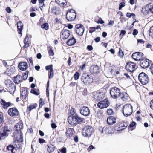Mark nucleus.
Listing matches in <instances>:
<instances>
[{
  "mask_svg": "<svg viewBox=\"0 0 153 153\" xmlns=\"http://www.w3.org/2000/svg\"><path fill=\"white\" fill-rule=\"evenodd\" d=\"M123 113L126 117L130 115L133 112V107L130 104L125 105L123 108Z\"/></svg>",
  "mask_w": 153,
  "mask_h": 153,
  "instance_id": "nucleus-4",
  "label": "nucleus"
},
{
  "mask_svg": "<svg viewBox=\"0 0 153 153\" xmlns=\"http://www.w3.org/2000/svg\"><path fill=\"white\" fill-rule=\"evenodd\" d=\"M49 81H48L47 83V87H46V94L47 97H49V90H48V88L49 87Z\"/></svg>",
  "mask_w": 153,
  "mask_h": 153,
  "instance_id": "nucleus-52",
  "label": "nucleus"
},
{
  "mask_svg": "<svg viewBox=\"0 0 153 153\" xmlns=\"http://www.w3.org/2000/svg\"><path fill=\"white\" fill-rule=\"evenodd\" d=\"M79 111L81 114L83 116H88L90 114V109L86 106H83L81 107L80 108Z\"/></svg>",
  "mask_w": 153,
  "mask_h": 153,
  "instance_id": "nucleus-17",
  "label": "nucleus"
},
{
  "mask_svg": "<svg viewBox=\"0 0 153 153\" xmlns=\"http://www.w3.org/2000/svg\"><path fill=\"white\" fill-rule=\"evenodd\" d=\"M41 27L45 30H48L49 29V25L47 23H45L41 25Z\"/></svg>",
  "mask_w": 153,
  "mask_h": 153,
  "instance_id": "nucleus-44",
  "label": "nucleus"
},
{
  "mask_svg": "<svg viewBox=\"0 0 153 153\" xmlns=\"http://www.w3.org/2000/svg\"><path fill=\"white\" fill-rule=\"evenodd\" d=\"M140 65L143 68L148 67L149 65V60L146 58L143 57L140 61Z\"/></svg>",
  "mask_w": 153,
  "mask_h": 153,
  "instance_id": "nucleus-18",
  "label": "nucleus"
},
{
  "mask_svg": "<svg viewBox=\"0 0 153 153\" xmlns=\"http://www.w3.org/2000/svg\"><path fill=\"white\" fill-rule=\"evenodd\" d=\"M81 81L85 84H90L93 82V78L91 75L83 73L81 77Z\"/></svg>",
  "mask_w": 153,
  "mask_h": 153,
  "instance_id": "nucleus-8",
  "label": "nucleus"
},
{
  "mask_svg": "<svg viewBox=\"0 0 153 153\" xmlns=\"http://www.w3.org/2000/svg\"><path fill=\"white\" fill-rule=\"evenodd\" d=\"M37 104L36 103L32 105H30L27 108V112H29L30 113L32 110L35 108L37 107Z\"/></svg>",
  "mask_w": 153,
  "mask_h": 153,
  "instance_id": "nucleus-37",
  "label": "nucleus"
},
{
  "mask_svg": "<svg viewBox=\"0 0 153 153\" xmlns=\"http://www.w3.org/2000/svg\"><path fill=\"white\" fill-rule=\"evenodd\" d=\"M28 88L26 87L23 88L20 94V99L24 102H25L27 100L28 96Z\"/></svg>",
  "mask_w": 153,
  "mask_h": 153,
  "instance_id": "nucleus-15",
  "label": "nucleus"
},
{
  "mask_svg": "<svg viewBox=\"0 0 153 153\" xmlns=\"http://www.w3.org/2000/svg\"><path fill=\"white\" fill-rule=\"evenodd\" d=\"M61 36L62 39L65 40L67 39L70 35V32L67 29H63L61 33Z\"/></svg>",
  "mask_w": 153,
  "mask_h": 153,
  "instance_id": "nucleus-20",
  "label": "nucleus"
},
{
  "mask_svg": "<svg viewBox=\"0 0 153 153\" xmlns=\"http://www.w3.org/2000/svg\"><path fill=\"white\" fill-rule=\"evenodd\" d=\"M119 98L123 101H127L129 98L128 94L126 92H121L120 94L119 95Z\"/></svg>",
  "mask_w": 153,
  "mask_h": 153,
  "instance_id": "nucleus-26",
  "label": "nucleus"
},
{
  "mask_svg": "<svg viewBox=\"0 0 153 153\" xmlns=\"http://www.w3.org/2000/svg\"><path fill=\"white\" fill-rule=\"evenodd\" d=\"M8 113L11 117L17 116L19 113L17 109L15 107L10 108L8 111Z\"/></svg>",
  "mask_w": 153,
  "mask_h": 153,
  "instance_id": "nucleus-19",
  "label": "nucleus"
},
{
  "mask_svg": "<svg viewBox=\"0 0 153 153\" xmlns=\"http://www.w3.org/2000/svg\"><path fill=\"white\" fill-rule=\"evenodd\" d=\"M136 126V123L134 121L132 122L128 127V129L131 130H132L135 129Z\"/></svg>",
  "mask_w": 153,
  "mask_h": 153,
  "instance_id": "nucleus-38",
  "label": "nucleus"
},
{
  "mask_svg": "<svg viewBox=\"0 0 153 153\" xmlns=\"http://www.w3.org/2000/svg\"><path fill=\"white\" fill-rule=\"evenodd\" d=\"M148 10V9L147 7H143L142 8L141 12L143 14H147L149 12Z\"/></svg>",
  "mask_w": 153,
  "mask_h": 153,
  "instance_id": "nucleus-42",
  "label": "nucleus"
},
{
  "mask_svg": "<svg viewBox=\"0 0 153 153\" xmlns=\"http://www.w3.org/2000/svg\"><path fill=\"white\" fill-rule=\"evenodd\" d=\"M22 144H18L16 145V149H15L16 153H22Z\"/></svg>",
  "mask_w": 153,
  "mask_h": 153,
  "instance_id": "nucleus-34",
  "label": "nucleus"
},
{
  "mask_svg": "<svg viewBox=\"0 0 153 153\" xmlns=\"http://www.w3.org/2000/svg\"><path fill=\"white\" fill-rule=\"evenodd\" d=\"M18 67L19 69L22 71L27 70L28 68L27 63L25 62H21L18 64Z\"/></svg>",
  "mask_w": 153,
  "mask_h": 153,
  "instance_id": "nucleus-22",
  "label": "nucleus"
},
{
  "mask_svg": "<svg viewBox=\"0 0 153 153\" xmlns=\"http://www.w3.org/2000/svg\"><path fill=\"white\" fill-rule=\"evenodd\" d=\"M136 67V63L132 62L129 61L126 62L125 68L127 71L132 72L135 71Z\"/></svg>",
  "mask_w": 153,
  "mask_h": 153,
  "instance_id": "nucleus-12",
  "label": "nucleus"
},
{
  "mask_svg": "<svg viewBox=\"0 0 153 153\" xmlns=\"http://www.w3.org/2000/svg\"><path fill=\"white\" fill-rule=\"evenodd\" d=\"M55 2L56 3L61 7H64L67 4L66 0H55Z\"/></svg>",
  "mask_w": 153,
  "mask_h": 153,
  "instance_id": "nucleus-32",
  "label": "nucleus"
},
{
  "mask_svg": "<svg viewBox=\"0 0 153 153\" xmlns=\"http://www.w3.org/2000/svg\"><path fill=\"white\" fill-rule=\"evenodd\" d=\"M74 132V131L73 128H71L69 127L66 128L65 134L67 138L71 139Z\"/></svg>",
  "mask_w": 153,
  "mask_h": 153,
  "instance_id": "nucleus-21",
  "label": "nucleus"
},
{
  "mask_svg": "<svg viewBox=\"0 0 153 153\" xmlns=\"http://www.w3.org/2000/svg\"><path fill=\"white\" fill-rule=\"evenodd\" d=\"M95 27H92L89 28V31L90 33H92L95 31Z\"/></svg>",
  "mask_w": 153,
  "mask_h": 153,
  "instance_id": "nucleus-57",
  "label": "nucleus"
},
{
  "mask_svg": "<svg viewBox=\"0 0 153 153\" xmlns=\"http://www.w3.org/2000/svg\"><path fill=\"white\" fill-rule=\"evenodd\" d=\"M107 124L108 125H111L115 123L116 122L115 117L112 116H109L107 119Z\"/></svg>",
  "mask_w": 153,
  "mask_h": 153,
  "instance_id": "nucleus-25",
  "label": "nucleus"
},
{
  "mask_svg": "<svg viewBox=\"0 0 153 153\" xmlns=\"http://www.w3.org/2000/svg\"><path fill=\"white\" fill-rule=\"evenodd\" d=\"M39 108H41L43 105L44 103L43 102L42 99V98H40L39 100Z\"/></svg>",
  "mask_w": 153,
  "mask_h": 153,
  "instance_id": "nucleus-51",
  "label": "nucleus"
},
{
  "mask_svg": "<svg viewBox=\"0 0 153 153\" xmlns=\"http://www.w3.org/2000/svg\"><path fill=\"white\" fill-rule=\"evenodd\" d=\"M79 76V74L77 72H76L74 75V79L75 80L78 79Z\"/></svg>",
  "mask_w": 153,
  "mask_h": 153,
  "instance_id": "nucleus-53",
  "label": "nucleus"
},
{
  "mask_svg": "<svg viewBox=\"0 0 153 153\" xmlns=\"http://www.w3.org/2000/svg\"><path fill=\"white\" fill-rule=\"evenodd\" d=\"M76 16V14L75 10L72 9H70L68 10L66 17L68 21H71L75 19Z\"/></svg>",
  "mask_w": 153,
  "mask_h": 153,
  "instance_id": "nucleus-10",
  "label": "nucleus"
},
{
  "mask_svg": "<svg viewBox=\"0 0 153 153\" xmlns=\"http://www.w3.org/2000/svg\"><path fill=\"white\" fill-rule=\"evenodd\" d=\"M138 79L140 83L143 85L147 84L149 81V77L144 72L140 73L138 76Z\"/></svg>",
  "mask_w": 153,
  "mask_h": 153,
  "instance_id": "nucleus-11",
  "label": "nucleus"
},
{
  "mask_svg": "<svg viewBox=\"0 0 153 153\" xmlns=\"http://www.w3.org/2000/svg\"><path fill=\"white\" fill-rule=\"evenodd\" d=\"M87 49L89 51H91L93 49V47L91 45H88L87 47Z\"/></svg>",
  "mask_w": 153,
  "mask_h": 153,
  "instance_id": "nucleus-62",
  "label": "nucleus"
},
{
  "mask_svg": "<svg viewBox=\"0 0 153 153\" xmlns=\"http://www.w3.org/2000/svg\"><path fill=\"white\" fill-rule=\"evenodd\" d=\"M106 113L109 115H111L114 113V111L111 108H109L107 110Z\"/></svg>",
  "mask_w": 153,
  "mask_h": 153,
  "instance_id": "nucleus-48",
  "label": "nucleus"
},
{
  "mask_svg": "<svg viewBox=\"0 0 153 153\" xmlns=\"http://www.w3.org/2000/svg\"><path fill=\"white\" fill-rule=\"evenodd\" d=\"M13 80L15 84H18L22 81V78L20 75H18L13 79Z\"/></svg>",
  "mask_w": 153,
  "mask_h": 153,
  "instance_id": "nucleus-31",
  "label": "nucleus"
},
{
  "mask_svg": "<svg viewBox=\"0 0 153 153\" xmlns=\"http://www.w3.org/2000/svg\"><path fill=\"white\" fill-rule=\"evenodd\" d=\"M56 7H53L51 9V13L56 14Z\"/></svg>",
  "mask_w": 153,
  "mask_h": 153,
  "instance_id": "nucleus-56",
  "label": "nucleus"
},
{
  "mask_svg": "<svg viewBox=\"0 0 153 153\" xmlns=\"http://www.w3.org/2000/svg\"><path fill=\"white\" fill-rule=\"evenodd\" d=\"M30 93L36 96H38L40 94L39 89L36 88L32 89L30 91Z\"/></svg>",
  "mask_w": 153,
  "mask_h": 153,
  "instance_id": "nucleus-39",
  "label": "nucleus"
},
{
  "mask_svg": "<svg viewBox=\"0 0 153 153\" xmlns=\"http://www.w3.org/2000/svg\"><path fill=\"white\" fill-rule=\"evenodd\" d=\"M13 83L12 81L9 79H7L5 81V84L7 88L10 86Z\"/></svg>",
  "mask_w": 153,
  "mask_h": 153,
  "instance_id": "nucleus-43",
  "label": "nucleus"
},
{
  "mask_svg": "<svg viewBox=\"0 0 153 153\" xmlns=\"http://www.w3.org/2000/svg\"><path fill=\"white\" fill-rule=\"evenodd\" d=\"M151 73L153 74V64H152L149 68Z\"/></svg>",
  "mask_w": 153,
  "mask_h": 153,
  "instance_id": "nucleus-63",
  "label": "nucleus"
},
{
  "mask_svg": "<svg viewBox=\"0 0 153 153\" xmlns=\"http://www.w3.org/2000/svg\"><path fill=\"white\" fill-rule=\"evenodd\" d=\"M39 142L40 143H45V140L43 138H39Z\"/></svg>",
  "mask_w": 153,
  "mask_h": 153,
  "instance_id": "nucleus-61",
  "label": "nucleus"
},
{
  "mask_svg": "<svg viewBox=\"0 0 153 153\" xmlns=\"http://www.w3.org/2000/svg\"><path fill=\"white\" fill-rule=\"evenodd\" d=\"M118 56L120 58H122L123 57L124 55V53L122 50V49L120 47L119 48V51L117 53Z\"/></svg>",
  "mask_w": 153,
  "mask_h": 153,
  "instance_id": "nucleus-40",
  "label": "nucleus"
},
{
  "mask_svg": "<svg viewBox=\"0 0 153 153\" xmlns=\"http://www.w3.org/2000/svg\"><path fill=\"white\" fill-rule=\"evenodd\" d=\"M104 132L107 134H111V131L110 128L107 126L104 127Z\"/></svg>",
  "mask_w": 153,
  "mask_h": 153,
  "instance_id": "nucleus-41",
  "label": "nucleus"
},
{
  "mask_svg": "<svg viewBox=\"0 0 153 153\" xmlns=\"http://www.w3.org/2000/svg\"><path fill=\"white\" fill-rule=\"evenodd\" d=\"M100 70L99 67L97 65H94L90 67L89 71L91 74H96L99 72Z\"/></svg>",
  "mask_w": 153,
  "mask_h": 153,
  "instance_id": "nucleus-23",
  "label": "nucleus"
},
{
  "mask_svg": "<svg viewBox=\"0 0 153 153\" xmlns=\"http://www.w3.org/2000/svg\"><path fill=\"white\" fill-rule=\"evenodd\" d=\"M144 54L140 52H135L131 56L132 58L135 61H140L143 57Z\"/></svg>",
  "mask_w": 153,
  "mask_h": 153,
  "instance_id": "nucleus-16",
  "label": "nucleus"
},
{
  "mask_svg": "<svg viewBox=\"0 0 153 153\" xmlns=\"http://www.w3.org/2000/svg\"><path fill=\"white\" fill-rule=\"evenodd\" d=\"M84 120V118L80 117L77 114L69 116L68 118L69 123L74 126H75L77 124L82 122Z\"/></svg>",
  "mask_w": 153,
  "mask_h": 153,
  "instance_id": "nucleus-1",
  "label": "nucleus"
},
{
  "mask_svg": "<svg viewBox=\"0 0 153 153\" xmlns=\"http://www.w3.org/2000/svg\"><path fill=\"white\" fill-rule=\"evenodd\" d=\"M47 49L49 56H53L54 53L52 47L51 46H49L47 47Z\"/></svg>",
  "mask_w": 153,
  "mask_h": 153,
  "instance_id": "nucleus-35",
  "label": "nucleus"
},
{
  "mask_svg": "<svg viewBox=\"0 0 153 153\" xmlns=\"http://www.w3.org/2000/svg\"><path fill=\"white\" fill-rule=\"evenodd\" d=\"M16 127V131L19 132L23 128V124L22 123H17L15 126Z\"/></svg>",
  "mask_w": 153,
  "mask_h": 153,
  "instance_id": "nucleus-36",
  "label": "nucleus"
},
{
  "mask_svg": "<svg viewBox=\"0 0 153 153\" xmlns=\"http://www.w3.org/2000/svg\"><path fill=\"white\" fill-rule=\"evenodd\" d=\"M75 29L76 33L79 36L83 35L85 30L84 26L81 24H78L75 26Z\"/></svg>",
  "mask_w": 153,
  "mask_h": 153,
  "instance_id": "nucleus-14",
  "label": "nucleus"
},
{
  "mask_svg": "<svg viewBox=\"0 0 153 153\" xmlns=\"http://www.w3.org/2000/svg\"><path fill=\"white\" fill-rule=\"evenodd\" d=\"M110 104L108 99L106 98L99 102L97 104V105L100 109H102L107 108L109 106Z\"/></svg>",
  "mask_w": 153,
  "mask_h": 153,
  "instance_id": "nucleus-13",
  "label": "nucleus"
},
{
  "mask_svg": "<svg viewBox=\"0 0 153 153\" xmlns=\"http://www.w3.org/2000/svg\"><path fill=\"white\" fill-rule=\"evenodd\" d=\"M13 135L15 139L14 140L13 142L18 144H22L23 141V137L21 131L19 132H14L13 134Z\"/></svg>",
  "mask_w": 153,
  "mask_h": 153,
  "instance_id": "nucleus-7",
  "label": "nucleus"
},
{
  "mask_svg": "<svg viewBox=\"0 0 153 153\" xmlns=\"http://www.w3.org/2000/svg\"><path fill=\"white\" fill-rule=\"evenodd\" d=\"M126 16L128 18H130L132 16L133 18H135V15L134 13H130L128 12L126 14Z\"/></svg>",
  "mask_w": 153,
  "mask_h": 153,
  "instance_id": "nucleus-47",
  "label": "nucleus"
},
{
  "mask_svg": "<svg viewBox=\"0 0 153 153\" xmlns=\"http://www.w3.org/2000/svg\"><path fill=\"white\" fill-rule=\"evenodd\" d=\"M17 143H16L13 142V144H9L7 146L6 149L9 151H10L11 153L14 152L15 151L13 152V151L14 149L15 150L16 149V146Z\"/></svg>",
  "mask_w": 153,
  "mask_h": 153,
  "instance_id": "nucleus-29",
  "label": "nucleus"
},
{
  "mask_svg": "<svg viewBox=\"0 0 153 153\" xmlns=\"http://www.w3.org/2000/svg\"><path fill=\"white\" fill-rule=\"evenodd\" d=\"M24 45L23 46V48H26L29 46V43L28 42H24Z\"/></svg>",
  "mask_w": 153,
  "mask_h": 153,
  "instance_id": "nucleus-58",
  "label": "nucleus"
},
{
  "mask_svg": "<svg viewBox=\"0 0 153 153\" xmlns=\"http://www.w3.org/2000/svg\"><path fill=\"white\" fill-rule=\"evenodd\" d=\"M150 106L151 108L153 110V99L150 102Z\"/></svg>",
  "mask_w": 153,
  "mask_h": 153,
  "instance_id": "nucleus-64",
  "label": "nucleus"
},
{
  "mask_svg": "<svg viewBox=\"0 0 153 153\" xmlns=\"http://www.w3.org/2000/svg\"><path fill=\"white\" fill-rule=\"evenodd\" d=\"M0 104L2 105L3 109H7L8 107L11 106V103L10 102H6L5 100L1 99L0 100Z\"/></svg>",
  "mask_w": 153,
  "mask_h": 153,
  "instance_id": "nucleus-24",
  "label": "nucleus"
},
{
  "mask_svg": "<svg viewBox=\"0 0 153 153\" xmlns=\"http://www.w3.org/2000/svg\"><path fill=\"white\" fill-rule=\"evenodd\" d=\"M28 71H27V73L26 72L24 73L22 76L21 77V78H22V80H25L27 79L28 76Z\"/></svg>",
  "mask_w": 153,
  "mask_h": 153,
  "instance_id": "nucleus-46",
  "label": "nucleus"
},
{
  "mask_svg": "<svg viewBox=\"0 0 153 153\" xmlns=\"http://www.w3.org/2000/svg\"><path fill=\"white\" fill-rule=\"evenodd\" d=\"M121 92L120 89L116 87L111 88L110 91V93L111 97L114 99L119 98Z\"/></svg>",
  "mask_w": 153,
  "mask_h": 153,
  "instance_id": "nucleus-6",
  "label": "nucleus"
},
{
  "mask_svg": "<svg viewBox=\"0 0 153 153\" xmlns=\"http://www.w3.org/2000/svg\"><path fill=\"white\" fill-rule=\"evenodd\" d=\"M96 22L97 23H100L101 24H103L104 23V21L101 18H100L98 21Z\"/></svg>",
  "mask_w": 153,
  "mask_h": 153,
  "instance_id": "nucleus-60",
  "label": "nucleus"
},
{
  "mask_svg": "<svg viewBox=\"0 0 153 153\" xmlns=\"http://www.w3.org/2000/svg\"><path fill=\"white\" fill-rule=\"evenodd\" d=\"M53 65L52 64H51L50 65L46 66L45 67V68L46 70H49V71H51L53 69Z\"/></svg>",
  "mask_w": 153,
  "mask_h": 153,
  "instance_id": "nucleus-50",
  "label": "nucleus"
},
{
  "mask_svg": "<svg viewBox=\"0 0 153 153\" xmlns=\"http://www.w3.org/2000/svg\"><path fill=\"white\" fill-rule=\"evenodd\" d=\"M61 153H66L67 149L66 147H63L60 150Z\"/></svg>",
  "mask_w": 153,
  "mask_h": 153,
  "instance_id": "nucleus-59",
  "label": "nucleus"
},
{
  "mask_svg": "<svg viewBox=\"0 0 153 153\" xmlns=\"http://www.w3.org/2000/svg\"><path fill=\"white\" fill-rule=\"evenodd\" d=\"M105 94L103 91H97L93 94V100L95 101H99L103 99L105 97Z\"/></svg>",
  "mask_w": 153,
  "mask_h": 153,
  "instance_id": "nucleus-9",
  "label": "nucleus"
},
{
  "mask_svg": "<svg viewBox=\"0 0 153 153\" xmlns=\"http://www.w3.org/2000/svg\"><path fill=\"white\" fill-rule=\"evenodd\" d=\"M94 129L91 126H86L83 128L82 134L84 137H89L94 133Z\"/></svg>",
  "mask_w": 153,
  "mask_h": 153,
  "instance_id": "nucleus-3",
  "label": "nucleus"
},
{
  "mask_svg": "<svg viewBox=\"0 0 153 153\" xmlns=\"http://www.w3.org/2000/svg\"><path fill=\"white\" fill-rule=\"evenodd\" d=\"M76 42V40L74 37L69 39L66 42L67 45L69 46H71L75 44Z\"/></svg>",
  "mask_w": 153,
  "mask_h": 153,
  "instance_id": "nucleus-28",
  "label": "nucleus"
},
{
  "mask_svg": "<svg viewBox=\"0 0 153 153\" xmlns=\"http://www.w3.org/2000/svg\"><path fill=\"white\" fill-rule=\"evenodd\" d=\"M49 78H52L54 76V71L53 69L51 71H49Z\"/></svg>",
  "mask_w": 153,
  "mask_h": 153,
  "instance_id": "nucleus-55",
  "label": "nucleus"
},
{
  "mask_svg": "<svg viewBox=\"0 0 153 153\" xmlns=\"http://www.w3.org/2000/svg\"><path fill=\"white\" fill-rule=\"evenodd\" d=\"M149 35L153 38V26L150 28L149 30Z\"/></svg>",
  "mask_w": 153,
  "mask_h": 153,
  "instance_id": "nucleus-49",
  "label": "nucleus"
},
{
  "mask_svg": "<svg viewBox=\"0 0 153 153\" xmlns=\"http://www.w3.org/2000/svg\"><path fill=\"white\" fill-rule=\"evenodd\" d=\"M47 151L49 153L53 152L56 148V146L51 144L47 145Z\"/></svg>",
  "mask_w": 153,
  "mask_h": 153,
  "instance_id": "nucleus-30",
  "label": "nucleus"
},
{
  "mask_svg": "<svg viewBox=\"0 0 153 153\" xmlns=\"http://www.w3.org/2000/svg\"><path fill=\"white\" fill-rule=\"evenodd\" d=\"M7 90L11 94L15 92L16 87L14 84L13 83L10 86L7 87Z\"/></svg>",
  "mask_w": 153,
  "mask_h": 153,
  "instance_id": "nucleus-33",
  "label": "nucleus"
},
{
  "mask_svg": "<svg viewBox=\"0 0 153 153\" xmlns=\"http://www.w3.org/2000/svg\"><path fill=\"white\" fill-rule=\"evenodd\" d=\"M12 131L11 127L7 125L3 126L0 131V140L4 139Z\"/></svg>",
  "mask_w": 153,
  "mask_h": 153,
  "instance_id": "nucleus-2",
  "label": "nucleus"
},
{
  "mask_svg": "<svg viewBox=\"0 0 153 153\" xmlns=\"http://www.w3.org/2000/svg\"><path fill=\"white\" fill-rule=\"evenodd\" d=\"M17 27L18 33L20 34H22V32L23 28V25L21 21H18L17 22Z\"/></svg>",
  "mask_w": 153,
  "mask_h": 153,
  "instance_id": "nucleus-27",
  "label": "nucleus"
},
{
  "mask_svg": "<svg viewBox=\"0 0 153 153\" xmlns=\"http://www.w3.org/2000/svg\"><path fill=\"white\" fill-rule=\"evenodd\" d=\"M3 113L2 112H0V124L3 122L4 120Z\"/></svg>",
  "mask_w": 153,
  "mask_h": 153,
  "instance_id": "nucleus-54",
  "label": "nucleus"
},
{
  "mask_svg": "<svg viewBox=\"0 0 153 153\" xmlns=\"http://www.w3.org/2000/svg\"><path fill=\"white\" fill-rule=\"evenodd\" d=\"M122 2H121L119 4V10H120L121 8L124 7L125 6V0H122Z\"/></svg>",
  "mask_w": 153,
  "mask_h": 153,
  "instance_id": "nucleus-45",
  "label": "nucleus"
},
{
  "mask_svg": "<svg viewBox=\"0 0 153 153\" xmlns=\"http://www.w3.org/2000/svg\"><path fill=\"white\" fill-rule=\"evenodd\" d=\"M128 125V123L123 121L117 123L114 126V128L117 131H121L126 128Z\"/></svg>",
  "mask_w": 153,
  "mask_h": 153,
  "instance_id": "nucleus-5",
  "label": "nucleus"
}]
</instances>
